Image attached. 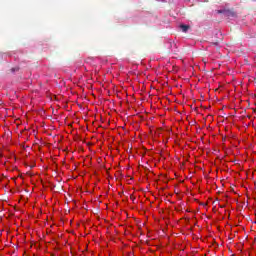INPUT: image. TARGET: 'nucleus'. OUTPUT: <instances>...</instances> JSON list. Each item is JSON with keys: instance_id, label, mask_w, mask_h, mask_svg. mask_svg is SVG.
Returning a JSON list of instances; mask_svg holds the SVG:
<instances>
[{"instance_id": "1", "label": "nucleus", "mask_w": 256, "mask_h": 256, "mask_svg": "<svg viewBox=\"0 0 256 256\" xmlns=\"http://www.w3.org/2000/svg\"><path fill=\"white\" fill-rule=\"evenodd\" d=\"M180 29L181 31H183V33H187L190 29V26L189 25H185V24H181L180 25Z\"/></svg>"}]
</instances>
